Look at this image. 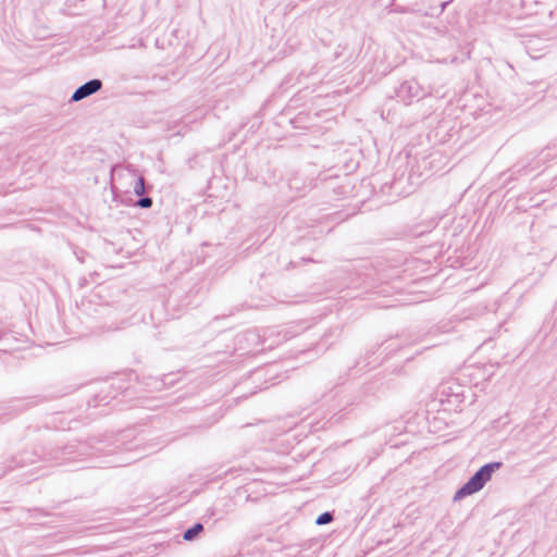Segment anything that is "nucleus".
<instances>
[{
  "instance_id": "obj_1",
  "label": "nucleus",
  "mask_w": 557,
  "mask_h": 557,
  "mask_svg": "<svg viewBox=\"0 0 557 557\" xmlns=\"http://www.w3.org/2000/svg\"><path fill=\"white\" fill-rule=\"evenodd\" d=\"M503 462L494 461L482 466L455 494L454 499H461L481 491L495 471L500 469Z\"/></svg>"
},
{
  "instance_id": "obj_2",
  "label": "nucleus",
  "mask_w": 557,
  "mask_h": 557,
  "mask_svg": "<svg viewBox=\"0 0 557 557\" xmlns=\"http://www.w3.org/2000/svg\"><path fill=\"white\" fill-rule=\"evenodd\" d=\"M397 96L405 103H410L414 99H421L425 96L419 83L414 79L404 82L397 90Z\"/></svg>"
},
{
  "instance_id": "obj_3",
  "label": "nucleus",
  "mask_w": 557,
  "mask_h": 557,
  "mask_svg": "<svg viewBox=\"0 0 557 557\" xmlns=\"http://www.w3.org/2000/svg\"><path fill=\"white\" fill-rule=\"evenodd\" d=\"M102 87V82L98 78L90 79L85 84L81 85L71 97V101L78 102L96 92Z\"/></svg>"
},
{
  "instance_id": "obj_4",
  "label": "nucleus",
  "mask_w": 557,
  "mask_h": 557,
  "mask_svg": "<svg viewBox=\"0 0 557 557\" xmlns=\"http://www.w3.org/2000/svg\"><path fill=\"white\" fill-rule=\"evenodd\" d=\"M540 39L536 37H531L525 41V49L527 52L530 54L531 58L537 59L541 57L540 52H542L545 47H539Z\"/></svg>"
},
{
  "instance_id": "obj_5",
  "label": "nucleus",
  "mask_w": 557,
  "mask_h": 557,
  "mask_svg": "<svg viewBox=\"0 0 557 557\" xmlns=\"http://www.w3.org/2000/svg\"><path fill=\"white\" fill-rule=\"evenodd\" d=\"M202 531H203V525L199 522L195 523L191 528H188L184 532L183 539L185 541H194Z\"/></svg>"
},
{
  "instance_id": "obj_6",
  "label": "nucleus",
  "mask_w": 557,
  "mask_h": 557,
  "mask_svg": "<svg viewBox=\"0 0 557 557\" xmlns=\"http://www.w3.org/2000/svg\"><path fill=\"white\" fill-rule=\"evenodd\" d=\"M134 193L137 196H141L145 194V180L143 176H139L134 185Z\"/></svg>"
},
{
  "instance_id": "obj_7",
  "label": "nucleus",
  "mask_w": 557,
  "mask_h": 557,
  "mask_svg": "<svg viewBox=\"0 0 557 557\" xmlns=\"http://www.w3.org/2000/svg\"><path fill=\"white\" fill-rule=\"evenodd\" d=\"M332 520H333V515L329 511H325L317 518L315 523L318 525H323V524L330 523Z\"/></svg>"
},
{
  "instance_id": "obj_8",
  "label": "nucleus",
  "mask_w": 557,
  "mask_h": 557,
  "mask_svg": "<svg viewBox=\"0 0 557 557\" xmlns=\"http://www.w3.org/2000/svg\"><path fill=\"white\" fill-rule=\"evenodd\" d=\"M136 205L140 208L148 209L152 206V199L150 197H141L137 200Z\"/></svg>"
}]
</instances>
